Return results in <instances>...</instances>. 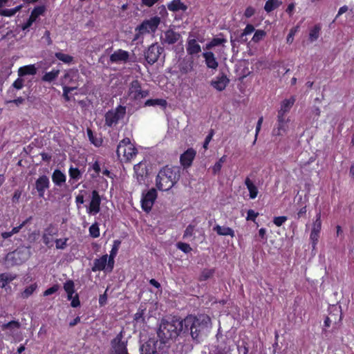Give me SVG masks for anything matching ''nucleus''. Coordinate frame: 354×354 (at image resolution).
I'll return each mask as SVG.
<instances>
[{
    "label": "nucleus",
    "instance_id": "1",
    "mask_svg": "<svg viewBox=\"0 0 354 354\" xmlns=\"http://www.w3.org/2000/svg\"><path fill=\"white\" fill-rule=\"evenodd\" d=\"M185 332L189 333L192 339L197 342L206 338L212 328L211 319L207 315L198 317L189 315L184 319Z\"/></svg>",
    "mask_w": 354,
    "mask_h": 354
},
{
    "label": "nucleus",
    "instance_id": "2",
    "mask_svg": "<svg viewBox=\"0 0 354 354\" xmlns=\"http://www.w3.org/2000/svg\"><path fill=\"white\" fill-rule=\"evenodd\" d=\"M181 332H185L184 319L175 317L162 319L158 331V336L163 343L176 338Z\"/></svg>",
    "mask_w": 354,
    "mask_h": 354
},
{
    "label": "nucleus",
    "instance_id": "3",
    "mask_svg": "<svg viewBox=\"0 0 354 354\" xmlns=\"http://www.w3.org/2000/svg\"><path fill=\"white\" fill-rule=\"evenodd\" d=\"M180 168L179 167H163L156 177V187L160 191L170 189L180 178Z\"/></svg>",
    "mask_w": 354,
    "mask_h": 354
},
{
    "label": "nucleus",
    "instance_id": "4",
    "mask_svg": "<svg viewBox=\"0 0 354 354\" xmlns=\"http://www.w3.org/2000/svg\"><path fill=\"white\" fill-rule=\"evenodd\" d=\"M116 153L121 160L129 161L136 156L137 149L131 142L129 138H126L120 142Z\"/></svg>",
    "mask_w": 354,
    "mask_h": 354
},
{
    "label": "nucleus",
    "instance_id": "5",
    "mask_svg": "<svg viewBox=\"0 0 354 354\" xmlns=\"http://www.w3.org/2000/svg\"><path fill=\"white\" fill-rule=\"evenodd\" d=\"M160 23V18L153 17L148 20L144 21L139 26L136 28L133 41L139 40L140 37L147 33H153L156 30Z\"/></svg>",
    "mask_w": 354,
    "mask_h": 354
},
{
    "label": "nucleus",
    "instance_id": "6",
    "mask_svg": "<svg viewBox=\"0 0 354 354\" xmlns=\"http://www.w3.org/2000/svg\"><path fill=\"white\" fill-rule=\"evenodd\" d=\"M126 115V107L122 105L109 110L104 115L105 125L109 127H115Z\"/></svg>",
    "mask_w": 354,
    "mask_h": 354
},
{
    "label": "nucleus",
    "instance_id": "7",
    "mask_svg": "<svg viewBox=\"0 0 354 354\" xmlns=\"http://www.w3.org/2000/svg\"><path fill=\"white\" fill-rule=\"evenodd\" d=\"M149 95L147 90L142 89L138 80L132 81L129 86L127 95L131 101L138 102Z\"/></svg>",
    "mask_w": 354,
    "mask_h": 354
},
{
    "label": "nucleus",
    "instance_id": "8",
    "mask_svg": "<svg viewBox=\"0 0 354 354\" xmlns=\"http://www.w3.org/2000/svg\"><path fill=\"white\" fill-rule=\"evenodd\" d=\"M123 339L122 331L111 341V349L109 354H128L127 348V341Z\"/></svg>",
    "mask_w": 354,
    "mask_h": 354
},
{
    "label": "nucleus",
    "instance_id": "9",
    "mask_svg": "<svg viewBox=\"0 0 354 354\" xmlns=\"http://www.w3.org/2000/svg\"><path fill=\"white\" fill-rule=\"evenodd\" d=\"M289 118L277 116L275 127L272 131V136L277 138L287 133L289 130Z\"/></svg>",
    "mask_w": 354,
    "mask_h": 354
},
{
    "label": "nucleus",
    "instance_id": "10",
    "mask_svg": "<svg viewBox=\"0 0 354 354\" xmlns=\"http://www.w3.org/2000/svg\"><path fill=\"white\" fill-rule=\"evenodd\" d=\"M156 198L157 192L154 188L149 189L146 193L143 192L141 198L142 209L146 212H150Z\"/></svg>",
    "mask_w": 354,
    "mask_h": 354
},
{
    "label": "nucleus",
    "instance_id": "11",
    "mask_svg": "<svg viewBox=\"0 0 354 354\" xmlns=\"http://www.w3.org/2000/svg\"><path fill=\"white\" fill-rule=\"evenodd\" d=\"M163 51V48L158 44H151L145 54V59L149 64H153L157 62Z\"/></svg>",
    "mask_w": 354,
    "mask_h": 354
},
{
    "label": "nucleus",
    "instance_id": "12",
    "mask_svg": "<svg viewBox=\"0 0 354 354\" xmlns=\"http://www.w3.org/2000/svg\"><path fill=\"white\" fill-rule=\"evenodd\" d=\"M101 197L97 191L93 190L86 212L90 215H95L100 211Z\"/></svg>",
    "mask_w": 354,
    "mask_h": 354
},
{
    "label": "nucleus",
    "instance_id": "13",
    "mask_svg": "<svg viewBox=\"0 0 354 354\" xmlns=\"http://www.w3.org/2000/svg\"><path fill=\"white\" fill-rule=\"evenodd\" d=\"M35 189L38 192L40 198H44L45 191L50 187V180L47 176L42 175L39 176L35 181Z\"/></svg>",
    "mask_w": 354,
    "mask_h": 354
},
{
    "label": "nucleus",
    "instance_id": "14",
    "mask_svg": "<svg viewBox=\"0 0 354 354\" xmlns=\"http://www.w3.org/2000/svg\"><path fill=\"white\" fill-rule=\"evenodd\" d=\"M196 155V151L192 148L187 149L183 153L180 155V162L183 168L187 169L192 165Z\"/></svg>",
    "mask_w": 354,
    "mask_h": 354
},
{
    "label": "nucleus",
    "instance_id": "15",
    "mask_svg": "<svg viewBox=\"0 0 354 354\" xmlns=\"http://www.w3.org/2000/svg\"><path fill=\"white\" fill-rule=\"evenodd\" d=\"M129 53L122 49L114 51L109 57L110 62L115 64L126 63L129 59Z\"/></svg>",
    "mask_w": 354,
    "mask_h": 354
},
{
    "label": "nucleus",
    "instance_id": "16",
    "mask_svg": "<svg viewBox=\"0 0 354 354\" xmlns=\"http://www.w3.org/2000/svg\"><path fill=\"white\" fill-rule=\"evenodd\" d=\"M180 38V35L173 30H167L161 35V40L163 44H174Z\"/></svg>",
    "mask_w": 354,
    "mask_h": 354
},
{
    "label": "nucleus",
    "instance_id": "17",
    "mask_svg": "<svg viewBox=\"0 0 354 354\" xmlns=\"http://www.w3.org/2000/svg\"><path fill=\"white\" fill-rule=\"evenodd\" d=\"M57 234V229L53 225L47 227L42 235V241L48 247L53 246V236Z\"/></svg>",
    "mask_w": 354,
    "mask_h": 354
},
{
    "label": "nucleus",
    "instance_id": "18",
    "mask_svg": "<svg viewBox=\"0 0 354 354\" xmlns=\"http://www.w3.org/2000/svg\"><path fill=\"white\" fill-rule=\"evenodd\" d=\"M135 177L136 178L139 184H142L145 181V178L147 176V167L145 162H140L133 167Z\"/></svg>",
    "mask_w": 354,
    "mask_h": 354
},
{
    "label": "nucleus",
    "instance_id": "19",
    "mask_svg": "<svg viewBox=\"0 0 354 354\" xmlns=\"http://www.w3.org/2000/svg\"><path fill=\"white\" fill-rule=\"evenodd\" d=\"M109 258L107 254L102 255L98 259H95L93 261L92 267L93 272L104 270L109 272L107 270Z\"/></svg>",
    "mask_w": 354,
    "mask_h": 354
},
{
    "label": "nucleus",
    "instance_id": "20",
    "mask_svg": "<svg viewBox=\"0 0 354 354\" xmlns=\"http://www.w3.org/2000/svg\"><path fill=\"white\" fill-rule=\"evenodd\" d=\"M205 59V64L208 68L216 71L218 66V62L216 60L215 55L209 50H207L202 54Z\"/></svg>",
    "mask_w": 354,
    "mask_h": 354
},
{
    "label": "nucleus",
    "instance_id": "21",
    "mask_svg": "<svg viewBox=\"0 0 354 354\" xmlns=\"http://www.w3.org/2000/svg\"><path fill=\"white\" fill-rule=\"evenodd\" d=\"M230 80L227 76L222 73L212 80L211 84L217 91H222L226 88Z\"/></svg>",
    "mask_w": 354,
    "mask_h": 354
},
{
    "label": "nucleus",
    "instance_id": "22",
    "mask_svg": "<svg viewBox=\"0 0 354 354\" xmlns=\"http://www.w3.org/2000/svg\"><path fill=\"white\" fill-rule=\"evenodd\" d=\"M295 102V97L294 96L283 100L281 103L280 109L278 111L277 116L285 117L286 113L290 111Z\"/></svg>",
    "mask_w": 354,
    "mask_h": 354
},
{
    "label": "nucleus",
    "instance_id": "23",
    "mask_svg": "<svg viewBox=\"0 0 354 354\" xmlns=\"http://www.w3.org/2000/svg\"><path fill=\"white\" fill-rule=\"evenodd\" d=\"M120 245V241H118V240L114 241L113 248L110 252V255H109V257L108 256L109 261H108L107 270L109 272H111L113 269L114 257L116 256V254L118 253Z\"/></svg>",
    "mask_w": 354,
    "mask_h": 354
},
{
    "label": "nucleus",
    "instance_id": "24",
    "mask_svg": "<svg viewBox=\"0 0 354 354\" xmlns=\"http://www.w3.org/2000/svg\"><path fill=\"white\" fill-rule=\"evenodd\" d=\"M80 77L77 70H70L63 77V84H75Z\"/></svg>",
    "mask_w": 354,
    "mask_h": 354
},
{
    "label": "nucleus",
    "instance_id": "25",
    "mask_svg": "<svg viewBox=\"0 0 354 354\" xmlns=\"http://www.w3.org/2000/svg\"><path fill=\"white\" fill-rule=\"evenodd\" d=\"M201 46L197 43L195 39H189L187 40V52L189 55H193L200 53Z\"/></svg>",
    "mask_w": 354,
    "mask_h": 354
},
{
    "label": "nucleus",
    "instance_id": "26",
    "mask_svg": "<svg viewBox=\"0 0 354 354\" xmlns=\"http://www.w3.org/2000/svg\"><path fill=\"white\" fill-rule=\"evenodd\" d=\"M37 68L35 64L21 66L18 69L19 77H23L27 75H34L37 73Z\"/></svg>",
    "mask_w": 354,
    "mask_h": 354
},
{
    "label": "nucleus",
    "instance_id": "27",
    "mask_svg": "<svg viewBox=\"0 0 354 354\" xmlns=\"http://www.w3.org/2000/svg\"><path fill=\"white\" fill-rule=\"evenodd\" d=\"M141 354H158L153 340H149L140 348Z\"/></svg>",
    "mask_w": 354,
    "mask_h": 354
},
{
    "label": "nucleus",
    "instance_id": "28",
    "mask_svg": "<svg viewBox=\"0 0 354 354\" xmlns=\"http://www.w3.org/2000/svg\"><path fill=\"white\" fill-rule=\"evenodd\" d=\"M66 180V175L59 169H55L52 175V180L57 186H62Z\"/></svg>",
    "mask_w": 354,
    "mask_h": 354
},
{
    "label": "nucleus",
    "instance_id": "29",
    "mask_svg": "<svg viewBox=\"0 0 354 354\" xmlns=\"http://www.w3.org/2000/svg\"><path fill=\"white\" fill-rule=\"evenodd\" d=\"M194 68V61L192 59H184L179 64L180 73L187 74L190 73Z\"/></svg>",
    "mask_w": 354,
    "mask_h": 354
},
{
    "label": "nucleus",
    "instance_id": "30",
    "mask_svg": "<svg viewBox=\"0 0 354 354\" xmlns=\"http://www.w3.org/2000/svg\"><path fill=\"white\" fill-rule=\"evenodd\" d=\"M245 185L249 191L250 198L254 199L257 198L259 193L258 188L249 177L245 179Z\"/></svg>",
    "mask_w": 354,
    "mask_h": 354
},
{
    "label": "nucleus",
    "instance_id": "31",
    "mask_svg": "<svg viewBox=\"0 0 354 354\" xmlns=\"http://www.w3.org/2000/svg\"><path fill=\"white\" fill-rule=\"evenodd\" d=\"M167 8L169 10L173 12L177 11H185L187 9V6L181 2L180 0H174L167 5Z\"/></svg>",
    "mask_w": 354,
    "mask_h": 354
},
{
    "label": "nucleus",
    "instance_id": "32",
    "mask_svg": "<svg viewBox=\"0 0 354 354\" xmlns=\"http://www.w3.org/2000/svg\"><path fill=\"white\" fill-rule=\"evenodd\" d=\"M214 230L221 236H230L231 237L234 236V231L229 227L216 225L214 227Z\"/></svg>",
    "mask_w": 354,
    "mask_h": 354
},
{
    "label": "nucleus",
    "instance_id": "33",
    "mask_svg": "<svg viewBox=\"0 0 354 354\" xmlns=\"http://www.w3.org/2000/svg\"><path fill=\"white\" fill-rule=\"evenodd\" d=\"M20 328V323L17 321H11L2 325L3 330H8L10 335H13Z\"/></svg>",
    "mask_w": 354,
    "mask_h": 354
},
{
    "label": "nucleus",
    "instance_id": "34",
    "mask_svg": "<svg viewBox=\"0 0 354 354\" xmlns=\"http://www.w3.org/2000/svg\"><path fill=\"white\" fill-rule=\"evenodd\" d=\"M17 278V275L11 273L0 274V287L5 288L9 283Z\"/></svg>",
    "mask_w": 354,
    "mask_h": 354
},
{
    "label": "nucleus",
    "instance_id": "35",
    "mask_svg": "<svg viewBox=\"0 0 354 354\" xmlns=\"http://www.w3.org/2000/svg\"><path fill=\"white\" fill-rule=\"evenodd\" d=\"M59 74V69H53L51 71L46 73L42 76L41 80L45 82H51L57 78Z\"/></svg>",
    "mask_w": 354,
    "mask_h": 354
},
{
    "label": "nucleus",
    "instance_id": "36",
    "mask_svg": "<svg viewBox=\"0 0 354 354\" xmlns=\"http://www.w3.org/2000/svg\"><path fill=\"white\" fill-rule=\"evenodd\" d=\"M46 10L45 6H37L32 10L30 17L35 22L39 16L44 15Z\"/></svg>",
    "mask_w": 354,
    "mask_h": 354
},
{
    "label": "nucleus",
    "instance_id": "37",
    "mask_svg": "<svg viewBox=\"0 0 354 354\" xmlns=\"http://www.w3.org/2000/svg\"><path fill=\"white\" fill-rule=\"evenodd\" d=\"M167 101L163 99H150V100H147L145 102V106H160L162 108H165L167 106Z\"/></svg>",
    "mask_w": 354,
    "mask_h": 354
},
{
    "label": "nucleus",
    "instance_id": "38",
    "mask_svg": "<svg viewBox=\"0 0 354 354\" xmlns=\"http://www.w3.org/2000/svg\"><path fill=\"white\" fill-rule=\"evenodd\" d=\"M87 136L89 139V141L95 147H100L102 144V140L101 138L97 137L93 134L92 130L89 128L86 130Z\"/></svg>",
    "mask_w": 354,
    "mask_h": 354
},
{
    "label": "nucleus",
    "instance_id": "39",
    "mask_svg": "<svg viewBox=\"0 0 354 354\" xmlns=\"http://www.w3.org/2000/svg\"><path fill=\"white\" fill-rule=\"evenodd\" d=\"M226 42V39L223 38H214L211 41L206 44L204 50H209L215 46H220Z\"/></svg>",
    "mask_w": 354,
    "mask_h": 354
},
{
    "label": "nucleus",
    "instance_id": "40",
    "mask_svg": "<svg viewBox=\"0 0 354 354\" xmlns=\"http://www.w3.org/2000/svg\"><path fill=\"white\" fill-rule=\"evenodd\" d=\"M82 171L80 170L77 167H73L71 166L68 169V174L71 178V180H73L74 181L79 180L82 176Z\"/></svg>",
    "mask_w": 354,
    "mask_h": 354
},
{
    "label": "nucleus",
    "instance_id": "41",
    "mask_svg": "<svg viewBox=\"0 0 354 354\" xmlns=\"http://www.w3.org/2000/svg\"><path fill=\"white\" fill-rule=\"evenodd\" d=\"M37 284L36 283L30 285L21 293V297L23 299L28 298L37 290Z\"/></svg>",
    "mask_w": 354,
    "mask_h": 354
},
{
    "label": "nucleus",
    "instance_id": "42",
    "mask_svg": "<svg viewBox=\"0 0 354 354\" xmlns=\"http://www.w3.org/2000/svg\"><path fill=\"white\" fill-rule=\"evenodd\" d=\"M22 8L21 5L17 6L14 8L11 9H1L0 8V15L6 17H12L15 15L17 12H19Z\"/></svg>",
    "mask_w": 354,
    "mask_h": 354
},
{
    "label": "nucleus",
    "instance_id": "43",
    "mask_svg": "<svg viewBox=\"0 0 354 354\" xmlns=\"http://www.w3.org/2000/svg\"><path fill=\"white\" fill-rule=\"evenodd\" d=\"M281 2L278 0H268L266 2L264 9L267 12H270L281 5Z\"/></svg>",
    "mask_w": 354,
    "mask_h": 354
},
{
    "label": "nucleus",
    "instance_id": "44",
    "mask_svg": "<svg viewBox=\"0 0 354 354\" xmlns=\"http://www.w3.org/2000/svg\"><path fill=\"white\" fill-rule=\"evenodd\" d=\"M56 58L63 62L65 64H70L73 62V57L69 55L64 54L61 52H57L55 54Z\"/></svg>",
    "mask_w": 354,
    "mask_h": 354
},
{
    "label": "nucleus",
    "instance_id": "45",
    "mask_svg": "<svg viewBox=\"0 0 354 354\" xmlns=\"http://www.w3.org/2000/svg\"><path fill=\"white\" fill-rule=\"evenodd\" d=\"M322 228V221H321V214L320 212L317 213L316 215L315 221L313 222L312 227V232H320Z\"/></svg>",
    "mask_w": 354,
    "mask_h": 354
},
{
    "label": "nucleus",
    "instance_id": "46",
    "mask_svg": "<svg viewBox=\"0 0 354 354\" xmlns=\"http://www.w3.org/2000/svg\"><path fill=\"white\" fill-rule=\"evenodd\" d=\"M227 156L225 155L223 156L212 167V171L214 174L218 173L223 164L226 161Z\"/></svg>",
    "mask_w": 354,
    "mask_h": 354
},
{
    "label": "nucleus",
    "instance_id": "47",
    "mask_svg": "<svg viewBox=\"0 0 354 354\" xmlns=\"http://www.w3.org/2000/svg\"><path fill=\"white\" fill-rule=\"evenodd\" d=\"M74 293H67V299L68 300L71 301V306L73 308H77L80 306V301L79 299V296L77 294H75V295L73 297V295Z\"/></svg>",
    "mask_w": 354,
    "mask_h": 354
},
{
    "label": "nucleus",
    "instance_id": "48",
    "mask_svg": "<svg viewBox=\"0 0 354 354\" xmlns=\"http://www.w3.org/2000/svg\"><path fill=\"white\" fill-rule=\"evenodd\" d=\"M320 27L318 25H316L312 30H310L309 33V39L311 41H314L317 40L319 35Z\"/></svg>",
    "mask_w": 354,
    "mask_h": 354
},
{
    "label": "nucleus",
    "instance_id": "49",
    "mask_svg": "<svg viewBox=\"0 0 354 354\" xmlns=\"http://www.w3.org/2000/svg\"><path fill=\"white\" fill-rule=\"evenodd\" d=\"M144 313V309L140 308L138 310L137 313L134 315V321L136 324H142L145 322Z\"/></svg>",
    "mask_w": 354,
    "mask_h": 354
},
{
    "label": "nucleus",
    "instance_id": "50",
    "mask_svg": "<svg viewBox=\"0 0 354 354\" xmlns=\"http://www.w3.org/2000/svg\"><path fill=\"white\" fill-rule=\"evenodd\" d=\"M266 32L264 30H257L254 32V35H253L252 40L254 42L257 43V42L260 41L261 40H262L264 38V37L266 36Z\"/></svg>",
    "mask_w": 354,
    "mask_h": 354
},
{
    "label": "nucleus",
    "instance_id": "51",
    "mask_svg": "<svg viewBox=\"0 0 354 354\" xmlns=\"http://www.w3.org/2000/svg\"><path fill=\"white\" fill-rule=\"evenodd\" d=\"M214 273V269H204L200 276L201 281H205L210 278Z\"/></svg>",
    "mask_w": 354,
    "mask_h": 354
},
{
    "label": "nucleus",
    "instance_id": "52",
    "mask_svg": "<svg viewBox=\"0 0 354 354\" xmlns=\"http://www.w3.org/2000/svg\"><path fill=\"white\" fill-rule=\"evenodd\" d=\"M64 289L66 293H74L75 292V284L72 280L66 281L64 284Z\"/></svg>",
    "mask_w": 354,
    "mask_h": 354
},
{
    "label": "nucleus",
    "instance_id": "53",
    "mask_svg": "<svg viewBox=\"0 0 354 354\" xmlns=\"http://www.w3.org/2000/svg\"><path fill=\"white\" fill-rule=\"evenodd\" d=\"M68 239H58L55 240V246L57 249L64 250L67 246V241Z\"/></svg>",
    "mask_w": 354,
    "mask_h": 354
},
{
    "label": "nucleus",
    "instance_id": "54",
    "mask_svg": "<svg viewBox=\"0 0 354 354\" xmlns=\"http://www.w3.org/2000/svg\"><path fill=\"white\" fill-rule=\"evenodd\" d=\"M90 235L93 238H97L100 236V229L97 223L93 224L89 227Z\"/></svg>",
    "mask_w": 354,
    "mask_h": 354
},
{
    "label": "nucleus",
    "instance_id": "55",
    "mask_svg": "<svg viewBox=\"0 0 354 354\" xmlns=\"http://www.w3.org/2000/svg\"><path fill=\"white\" fill-rule=\"evenodd\" d=\"M21 77H18L12 84V87L17 90L21 89L24 86V80L21 78Z\"/></svg>",
    "mask_w": 354,
    "mask_h": 354
},
{
    "label": "nucleus",
    "instance_id": "56",
    "mask_svg": "<svg viewBox=\"0 0 354 354\" xmlns=\"http://www.w3.org/2000/svg\"><path fill=\"white\" fill-rule=\"evenodd\" d=\"M298 26L290 29L289 34L287 36L286 41L288 44H292L294 39V36L298 30Z\"/></svg>",
    "mask_w": 354,
    "mask_h": 354
},
{
    "label": "nucleus",
    "instance_id": "57",
    "mask_svg": "<svg viewBox=\"0 0 354 354\" xmlns=\"http://www.w3.org/2000/svg\"><path fill=\"white\" fill-rule=\"evenodd\" d=\"M319 237V232H312L310 233V239L311 241L313 248L314 249L318 242Z\"/></svg>",
    "mask_w": 354,
    "mask_h": 354
},
{
    "label": "nucleus",
    "instance_id": "58",
    "mask_svg": "<svg viewBox=\"0 0 354 354\" xmlns=\"http://www.w3.org/2000/svg\"><path fill=\"white\" fill-rule=\"evenodd\" d=\"M254 31V27L251 24H248L241 35V39H243L244 36L250 35Z\"/></svg>",
    "mask_w": 354,
    "mask_h": 354
},
{
    "label": "nucleus",
    "instance_id": "59",
    "mask_svg": "<svg viewBox=\"0 0 354 354\" xmlns=\"http://www.w3.org/2000/svg\"><path fill=\"white\" fill-rule=\"evenodd\" d=\"M287 221V217L285 216H277L273 219V223L277 227L281 226Z\"/></svg>",
    "mask_w": 354,
    "mask_h": 354
},
{
    "label": "nucleus",
    "instance_id": "60",
    "mask_svg": "<svg viewBox=\"0 0 354 354\" xmlns=\"http://www.w3.org/2000/svg\"><path fill=\"white\" fill-rule=\"evenodd\" d=\"M177 247L179 250L184 252L185 253H189L192 251V248L190 245L185 243H178L177 244Z\"/></svg>",
    "mask_w": 354,
    "mask_h": 354
},
{
    "label": "nucleus",
    "instance_id": "61",
    "mask_svg": "<svg viewBox=\"0 0 354 354\" xmlns=\"http://www.w3.org/2000/svg\"><path fill=\"white\" fill-rule=\"evenodd\" d=\"M263 121V117H260L259 118V120H258V122H257V127H256V130H255L254 140L253 142L254 145L255 144V142H256V141L257 140V136L259 135V133L261 131V125H262Z\"/></svg>",
    "mask_w": 354,
    "mask_h": 354
},
{
    "label": "nucleus",
    "instance_id": "62",
    "mask_svg": "<svg viewBox=\"0 0 354 354\" xmlns=\"http://www.w3.org/2000/svg\"><path fill=\"white\" fill-rule=\"evenodd\" d=\"M194 226L192 225H189L184 232V237H190L194 234Z\"/></svg>",
    "mask_w": 354,
    "mask_h": 354
},
{
    "label": "nucleus",
    "instance_id": "63",
    "mask_svg": "<svg viewBox=\"0 0 354 354\" xmlns=\"http://www.w3.org/2000/svg\"><path fill=\"white\" fill-rule=\"evenodd\" d=\"M259 214L253 209H249L247 212V220L254 221L258 216Z\"/></svg>",
    "mask_w": 354,
    "mask_h": 354
},
{
    "label": "nucleus",
    "instance_id": "64",
    "mask_svg": "<svg viewBox=\"0 0 354 354\" xmlns=\"http://www.w3.org/2000/svg\"><path fill=\"white\" fill-rule=\"evenodd\" d=\"M35 21L29 17L26 23L21 25V29L24 31H28L30 27L32 25Z\"/></svg>",
    "mask_w": 354,
    "mask_h": 354
}]
</instances>
